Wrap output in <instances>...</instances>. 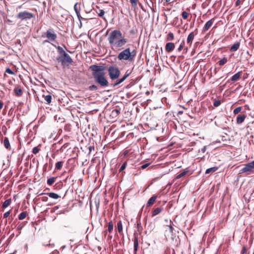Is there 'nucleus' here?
I'll use <instances>...</instances> for the list:
<instances>
[{
	"label": "nucleus",
	"instance_id": "1",
	"mask_svg": "<svg viewBox=\"0 0 254 254\" xmlns=\"http://www.w3.org/2000/svg\"><path fill=\"white\" fill-rule=\"evenodd\" d=\"M92 71V75L95 82L102 87H107L109 82L105 77L106 67L101 65H92L90 66Z\"/></svg>",
	"mask_w": 254,
	"mask_h": 254
},
{
	"label": "nucleus",
	"instance_id": "2",
	"mask_svg": "<svg viewBox=\"0 0 254 254\" xmlns=\"http://www.w3.org/2000/svg\"><path fill=\"white\" fill-rule=\"evenodd\" d=\"M108 40L111 46L120 48L124 46L127 42V40L123 37L122 32L119 30L112 31L108 38Z\"/></svg>",
	"mask_w": 254,
	"mask_h": 254
},
{
	"label": "nucleus",
	"instance_id": "3",
	"mask_svg": "<svg viewBox=\"0 0 254 254\" xmlns=\"http://www.w3.org/2000/svg\"><path fill=\"white\" fill-rule=\"evenodd\" d=\"M55 46L57 48L58 53L60 54V56L56 58L57 61L59 63H61L63 66H67L71 64L73 61L70 56L65 53L62 47L60 46Z\"/></svg>",
	"mask_w": 254,
	"mask_h": 254
},
{
	"label": "nucleus",
	"instance_id": "4",
	"mask_svg": "<svg viewBox=\"0 0 254 254\" xmlns=\"http://www.w3.org/2000/svg\"><path fill=\"white\" fill-rule=\"evenodd\" d=\"M136 55V52L133 50L131 51L129 48H127L121 52L118 55V59L121 61H127L132 62L134 61Z\"/></svg>",
	"mask_w": 254,
	"mask_h": 254
},
{
	"label": "nucleus",
	"instance_id": "5",
	"mask_svg": "<svg viewBox=\"0 0 254 254\" xmlns=\"http://www.w3.org/2000/svg\"><path fill=\"white\" fill-rule=\"evenodd\" d=\"M108 72L109 77L112 80L117 79L121 74L119 67L116 65L110 66L108 68Z\"/></svg>",
	"mask_w": 254,
	"mask_h": 254
},
{
	"label": "nucleus",
	"instance_id": "6",
	"mask_svg": "<svg viewBox=\"0 0 254 254\" xmlns=\"http://www.w3.org/2000/svg\"><path fill=\"white\" fill-rule=\"evenodd\" d=\"M45 35L48 40H45L44 41L45 43L55 41L57 38V34L55 33L54 30L51 29L48 30L45 33Z\"/></svg>",
	"mask_w": 254,
	"mask_h": 254
},
{
	"label": "nucleus",
	"instance_id": "7",
	"mask_svg": "<svg viewBox=\"0 0 254 254\" xmlns=\"http://www.w3.org/2000/svg\"><path fill=\"white\" fill-rule=\"evenodd\" d=\"M33 17L34 15L33 13L27 11L20 12L18 14L17 16V17L21 20H27L28 19H30Z\"/></svg>",
	"mask_w": 254,
	"mask_h": 254
},
{
	"label": "nucleus",
	"instance_id": "8",
	"mask_svg": "<svg viewBox=\"0 0 254 254\" xmlns=\"http://www.w3.org/2000/svg\"><path fill=\"white\" fill-rule=\"evenodd\" d=\"M254 169L251 163L250 162L245 165V167L240 170V173H247L250 172Z\"/></svg>",
	"mask_w": 254,
	"mask_h": 254
},
{
	"label": "nucleus",
	"instance_id": "9",
	"mask_svg": "<svg viewBox=\"0 0 254 254\" xmlns=\"http://www.w3.org/2000/svg\"><path fill=\"white\" fill-rule=\"evenodd\" d=\"M214 19L212 18L208 21L204 25L203 28V32H205L209 30L214 23Z\"/></svg>",
	"mask_w": 254,
	"mask_h": 254
},
{
	"label": "nucleus",
	"instance_id": "10",
	"mask_svg": "<svg viewBox=\"0 0 254 254\" xmlns=\"http://www.w3.org/2000/svg\"><path fill=\"white\" fill-rule=\"evenodd\" d=\"M175 47V44L172 42H168L166 44L165 49V51L168 53L171 52Z\"/></svg>",
	"mask_w": 254,
	"mask_h": 254
},
{
	"label": "nucleus",
	"instance_id": "11",
	"mask_svg": "<svg viewBox=\"0 0 254 254\" xmlns=\"http://www.w3.org/2000/svg\"><path fill=\"white\" fill-rule=\"evenodd\" d=\"M247 118V115L245 114H240L237 117L236 123L237 124L240 125L243 123Z\"/></svg>",
	"mask_w": 254,
	"mask_h": 254
},
{
	"label": "nucleus",
	"instance_id": "12",
	"mask_svg": "<svg viewBox=\"0 0 254 254\" xmlns=\"http://www.w3.org/2000/svg\"><path fill=\"white\" fill-rule=\"evenodd\" d=\"M42 97L44 98L46 104H49L51 102L52 96L49 93H45L44 92Z\"/></svg>",
	"mask_w": 254,
	"mask_h": 254
},
{
	"label": "nucleus",
	"instance_id": "13",
	"mask_svg": "<svg viewBox=\"0 0 254 254\" xmlns=\"http://www.w3.org/2000/svg\"><path fill=\"white\" fill-rule=\"evenodd\" d=\"M134 254H136L138 248V238L135 235L133 240Z\"/></svg>",
	"mask_w": 254,
	"mask_h": 254
},
{
	"label": "nucleus",
	"instance_id": "14",
	"mask_svg": "<svg viewBox=\"0 0 254 254\" xmlns=\"http://www.w3.org/2000/svg\"><path fill=\"white\" fill-rule=\"evenodd\" d=\"M157 198V196L156 195H153L148 201L146 206L147 207H150L155 202L156 199Z\"/></svg>",
	"mask_w": 254,
	"mask_h": 254
},
{
	"label": "nucleus",
	"instance_id": "15",
	"mask_svg": "<svg viewBox=\"0 0 254 254\" xmlns=\"http://www.w3.org/2000/svg\"><path fill=\"white\" fill-rule=\"evenodd\" d=\"M194 34L193 32H191L188 36V38L187 39V43L190 46L191 45L192 42L194 38Z\"/></svg>",
	"mask_w": 254,
	"mask_h": 254
},
{
	"label": "nucleus",
	"instance_id": "16",
	"mask_svg": "<svg viewBox=\"0 0 254 254\" xmlns=\"http://www.w3.org/2000/svg\"><path fill=\"white\" fill-rule=\"evenodd\" d=\"M240 46L239 42H235L231 47L230 51L231 52H235L238 50Z\"/></svg>",
	"mask_w": 254,
	"mask_h": 254
},
{
	"label": "nucleus",
	"instance_id": "17",
	"mask_svg": "<svg viewBox=\"0 0 254 254\" xmlns=\"http://www.w3.org/2000/svg\"><path fill=\"white\" fill-rule=\"evenodd\" d=\"M163 208L161 207H157L154 209L152 212V216L153 217L159 214L163 210Z\"/></svg>",
	"mask_w": 254,
	"mask_h": 254
},
{
	"label": "nucleus",
	"instance_id": "18",
	"mask_svg": "<svg viewBox=\"0 0 254 254\" xmlns=\"http://www.w3.org/2000/svg\"><path fill=\"white\" fill-rule=\"evenodd\" d=\"M47 195H48L50 197L54 198V199H58L60 197V196L54 192H49L46 193Z\"/></svg>",
	"mask_w": 254,
	"mask_h": 254
},
{
	"label": "nucleus",
	"instance_id": "19",
	"mask_svg": "<svg viewBox=\"0 0 254 254\" xmlns=\"http://www.w3.org/2000/svg\"><path fill=\"white\" fill-rule=\"evenodd\" d=\"M189 171L188 168H186L183 172L181 173L176 177V179H179L185 176Z\"/></svg>",
	"mask_w": 254,
	"mask_h": 254
},
{
	"label": "nucleus",
	"instance_id": "20",
	"mask_svg": "<svg viewBox=\"0 0 254 254\" xmlns=\"http://www.w3.org/2000/svg\"><path fill=\"white\" fill-rule=\"evenodd\" d=\"M13 91L15 94L17 96H21L22 95V91L21 89L19 87H15Z\"/></svg>",
	"mask_w": 254,
	"mask_h": 254
},
{
	"label": "nucleus",
	"instance_id": "21",
	"mask_svg": "<svg viewBox=\"0 0 254 254\" xmlns=\"http://www.w3.org/2000/svg\"><path fill=\"white\" fill-rule=\"evenodd\" d=\"M241 75V74L240 72L236 73L231 77V80L232 81H237L240 78Z\"/></svg>",
	"mask_w": 254,
	"mask_h": 254
},
{
	"label": "nucleus",
	"instance_id": "22",
	"mask_svg": "<svg viewBox=\"0 0 254 254\" xmlns=\"http://www.w3.org/2000/svg\"><path fill=\"white\" fill-rule=\"evenodd\" d=\"M3 144L4 147L8 149H10V145L8 138L5 137L3 140Z\"/></svg>",
	"mask_w": 254,
	"mask_h": 254
},
{
	"label": "nucleus",
	"instance_id": "23",
	"mask_svg": "<svg viewBox=\"0 0 254 254\" xmlns=\"http://www.w3.org/2000/svg\"><path fill=\"white\" fill-rule=\"evenodd\" d=\"M80 5H81V2H80L79 3L77 2L75 4L74 6V10L77 15H78V14L79 13V11L80 10Z\"/></svg>",
	"mask_w": 254,
	"mask_h": 254
},
{
	"label": "nucleus",
	"instance_id": "24",
	"mask_svg": "<svg viewBox=\"0 0 254 254\" xmlns=\"http://www.w3.org/2000/svg\"><path fill=\"white\" fill-rule=\"evenodd\" d=\"M117 230L119 233H123V225L121 221H119L117 223Z\"/></svg>",
	"mask_w": 254,
	"mask_h": 254
},
{
	"label": "nucleus",
	"instance_id": "25",
	"mask_svg": "<svg viewBox=\"0 0 254 254\" xmlns=\"http://www.w3.org/2000/svg\"><path fill=\"white\" fill-rule=\"evenodd\" d=\"M120 113V109H115L112 111L111 116L114 117H116Z\"/></svg>",
	"mask_w": 254,
	"mask_h": 254
},
{
	"label": "nucleus",
	"instance_id": "26",
	"mask_svg": "<svg viewBox=\"0 0 254 254\" xmlns=\"http://www.w3.org/2000/svg\"><path fill=\"white\" fill-rule=\"evenodd\" d=\"M63 164H64L63 161H59V162H57L55 165V168L57 170H60L63 167Z\"/></svg>",
	"mask_w": 254,
	"mask_h": 254
},
{
	"label": "nucleus",
	"instance_id": "27",
	"mask_svg": "<svg viewBox=\"0 0 254 254\" xmlns=\"http://www.w3.org/2000/svg\"><path fill=\"white\" fill-rule=\"evenodd\" d=\"M27 213L26 211H23L19 214L18 215V218L19 220H23L26 218Z\"/></svg>",
	"mask_w": 254,
	"mask_h": 254
},
{
	"label": "nucleus",
	"instance_id": "28",
	"mask_svg": "<svg viewBox=\"0 0 254 254\" xmlns=\"http://www.w3.org/2000/svg\"><path fill=\"white\" fill-rule=\"evenodd\" d=\"M113 230V223L112 221H110L108 224V231L109 233L112 232Z\"/></svg>",
	"mask_w": 254,
	"mask_h": 254
},
{
	"label": "nucleus",
	"instance_id": "29",
	"mask_svg": "<svg viewBox=\"0 0 254 254\" xmlns=\"http://www.w3.org/2000/svg\"><path fill=\"white\" fill-rule=\"evenodd\" d=\"M174 39V34L172 32H169L166 38V41H170Z\"/></svg>",
	"mask_w": 254,
	"mask_h": 254
},
{
	"label": "nucleus",
	"instance_id": "30",
	"mask_svg": "<svg viewBox=\"0 0 254 254\" xmlns=\"http://www.w3.org/2000/svg\"><path fill=\"white\" fill-rule=\"evenodd\" d=\"M228 60L227 58L224 57L221 60H220L219 61H218V64L219 65H223L224 64H225L227 62Z\"/></svg>",
	"mask_w": 254,
	"mask_h": 254
},
{
	"label": "nucleus",
	"instance_id": "31",
	"mask_svg": "<svg viewBox=\"0 0 254 254\" xmlns=\"http://www.w3.org/2000/svg\"><path fill=\"white\" fill-rule=\"evenodd\" d=\"M217 170V168L216 167H211L207 169L205 171V174H207L210 173H213L215 172Z\"/></svg>",
	"mask_w": 254,
	"mask_h": 254
},
{
	"label": "nucleus",
	"instance_id": "32",
	"mask_svg": "<svg viewBox=\"0 0 254 254\" xmlns=\"http://www.w3.org/2000/svg\"><path fill=\"white\" fill-rule=\"evenodd\" d=\"M11 199H8L6 200L5 201H4V202L2 204V207L3 208L7 207L8 206H9L10 205V204L11 203Z\"/></svg>",
	"mask_w": 254,
	"mask_h": 254
},
{
	"label": "nucleus",
	"instance_id": "33",
	"mask_svg": "<svg viewBox=\"0 0 254 254\" xmlns=\"http://www.w3.org/2000/svg\"><path fill=\"white\" fill-rule=\"evenodd\" d=\"M97 9L96 10V12L98 13V15L100 17L103 16L104 15L105 12L103 9H100L98 6H97Z\"/></svg>",
	"mask_w": 254,
	"mask_h": 254
},
{
	"label": "nucleus",
	"instance_id": "34",
	"mask_svg": "<svg viewBox=\"0 0 254 254\" xmlns=\"http://www.w3.org/2000/svg\"><path fill=\"white\" fill-rule=\"evenodd\" d=\"M56 178L55 177H51L48 179L47 180V184L48 185L51 186L55 182Z\"/></svg>",
	"mask_w": 254,
	"mask_h": 254
},
{
	"label": "nucleus",
	"instance_id": "35",
	"mask_svg": "<svg viewBox=\"0 0 254 254\" xmlns=\"http://www.w3.org/2000/svg\"><path fill=\"white\" fill-rule=\"evenodd\" d=\"M242 107H238L236 108H235L233 111V113L235 115L238 114L239 113H240L242 110Z\"/></svg>",
	"mask_w": 254,
	"mask_h": 254
},
{
	"label": "nucleus",
	"instance_id": "36",
	"mask_svg": "<svg viewBox=\"0 0 254 254\" xmlns=\"http://www.w3.org/2000/svg\"><path fill=\"white\" fill-rule=\"evenodd\" d=\"M182 16L184 19H187L189 16V13L187 11H184L182 13Z\"/></svg>",
	"mask_w": 254,
	"mask_h": 254
},
{
	"label": "nucleus",
	"instance_id": "37",
	"mask_svg": "<svg viewBox=\"0 0 254 254\" xmlns=\"http://www.w3.org/2000/svg\"><path fill=\"white\" fill-rule=\"evenodd\" d=\"M127 162H125L123 165H122V166L121 167L120 169V170H119V172H122L124 170H125L127 167Z\"/></svg>",
	"mask_w": 254,
	"mask_h": 254
},
{
	"label": "nucleus",
	"instance_id": "38",
	"mask_svg": "<svg viewBox=\"0 0 254 254\" xmlns=\"http://www.w3.org/2000/svg\"><path fill=\"white\" fill-rule=\"evenodd\" d=\"M184 45H185V42H184V41H183L178 49V51L179 52H181L182 50V49H183V48L184 47Z\"/></svg>",
	"mask_w": 254,
	"mask_h": 254
},
{
	"label": "nucleus",
	"instance_id": "39",
	"mask_svg": "<svg viewBox=\"0 0 254 254\" xmlns=\"http://www.w3.org/2000/svg\"><path fill=\"white\" fill-rule=\"evenodd\" d=\"M123 81V80H122V79L121 78L119 80H118L116 82H115L114 84H113V86H117L118 85H119V84H120L121 83H122Z\"/></svg>",
	"mask_w": 254,
	"mask_h": 254
},
{
	"label": "nucleus",
	"instance_id": "40",
	"mask_svg": "<svg viewBox=\"0 0 254 254\" xmlns=\"http://www.w3.org/2000/svg\"><path fill=\"white\" fill-rule=\"evenodd\" d=\"M97 89H98L97 86L95 85H92L89 87V89L91 91L96 90Z\"/></svg>",
	"mask_w": 254,
	"mask_h": 254
},
{
	"label": "nucleus",
	"instance_id": "41",
	"mask_svg": "<svg viewBox=\"0 0 254 254\" xmlns=\"http://www.w3.org/2000/svg\"><path fill=\"white\" fill-rule=\"evenodd\" d=\"M130 73V72L128 73L127 71L126 72V74L121 78L123 81L127 79V78L129 75Z\"/></svg>",
	"mask_w": 254,
	"mask_h": 254
},
{
	"label": "nucleus",
	"instance_id": "42",
	"mask_svg": "<svg viewBox=\"0 0 254 254\" xmlns=\"http://www.w3.org/2000/svg\"><path fill=\"white\" fill-rule=\"evenodd\" d=\"M40 149L38 147H35L33 148L32 152L34 154H37L39 152Z\"/></svg>",
	"mask_w": 254,
	"mask_h": 254
},
{
	"label": "nucleus",
	"instance_id": "43",
	"mask_svg": "<svg viewBox=\"0 0 254 254\" xmlns=\"http://www.w3.org/2000/svg\"><path fill=\"white\" fill-rule=\"evenodd\" d=\"M167 227L168 231H169V232L170 233H173V227L171 225H167ZM167 231V230H166V231Z\"/></svg>",
	"mask_w": 254,
	"mask_h": 254
},
{
	"label": "nucleus",
	"instance_id": "44",
	"mask_svg": "<svg viewBox=\"0 0 254 254\" xmlns=\"http://www.w3.org/2000/svg\"><path fill=\"white\" fill-rule=\"evenodd\" d=\"M5 72L12 75L14 74V72L12 71L9 68H7L6 69Z\"/></svg>",
	"mask_w": 254,
	"mask_h": 254
},
{
	"label": "nucleus",
	"instance_id": "45",
	"mask_svg": "<svg viewBox=\"0 0 254 254\" xmlns=\"http://www.w3.org/2000/svg\"><path fill=\"white\" fill-rule=\"evenodd\" d=\"M221 104V102L219 100H216L213 103V105L215 107H218Z\"/></svg>",
	"mask_w": 254,
	"mask_h": 254
},
{
	"label": "nucleus",
	"instance_id": "46",
	"mask_svg": "<svg viewBox=\"0 0 254 254\" xmlns=\"http://www.w3.org/2000/svg\"><path fill=\"white\" fill-rule=\"evenodd\" d=\"M94 149H95L94 146H89L88 147V150H89L88 154H90L93 150H94Z\"/></svg>",
	"mask_w": 254,
	"mask_h": 254
},
{
	"label": "nucleus",
	"instance_id": "47",
	"mask_svg": "<svg viewBox=\"0 0 254 254\" xmlns=\"http://www.w3.org/2000/svg\"><path fill=\"white\" fill-rule=\"evenodd\" d=\"M11 211L9 210L8 211L6 212L3 214V218H7L10 214Z\"/></svg>",
	"mask_w": 254,
	"mask_h": 254
},
{
	"label": "nucleus",
	"instance_id": "48",
	"mask_svg": "<svg viewBox=\"0 0 254 254\" xmlns=\"http://www.w3.org/2000/svg\"><path fill=\"white\" fill-rule=\"evenodd\" d=\"M149 163H146V164H144L142 165H141V166L140 167V168L142 169H145L146 168H147L148 166H149Z\"/></svg>",
	"mask_w": 254,
	"mask_h": 254
},
{
	"label": "nucleus",
	"instance_id": "49",
	"mask_svg": "<svg viewBox=\"0 0 254 254\" xmlns=\"http://www.w3.org/2000/svg\"><path fill=\"white\" fill-rule=\"evenodd\" d=\"M138 1H130L132 6H136Z\"/></svg>",
	"mask_w": 254,
	"mask_h": 254
},
{
	"label": "nucleus",
	"instance_id": "50",
	"mask_svg": "<svg viewBox=\"0 0 254 254\" xmlns=\"http://www.w3.org/2000/svg\"><path fill=\"white\" fill-rule=\"evenodd\" d=\"M59 208V206H56L52 208V212H55L56 210H58Z\"/></svg>",
	"mask_w": 254,
	"mask_h": 254
},
{
	"label": "nucleus",
	"instance_id": "51",
	"mask_svg": "<svg viewBox=\"0 0 254 254\" xmlns=\"http://www.w3.org/2000/svg\"><path fill=\"white\" fill-rule=\"evenodd\" d=\"M150 2V3H148V5L149 6V7L151 8V5L153 6V1L152 0H150L149 1Z\"/></svg>",
	"mask_w": 254,
	"mask_h": 254
},
{
	"label": "nucleus",
	"instance_id": "52",
	"mask_svg": "<svg viewBox=\"0 0 254 254\" xmlns=\"http://www.w3.org/2000/svg\"><path fill=\"white\" fill-rule=\"evenodd\" d=\"M241 1H236V2L235 3V6H238L241 3Z\"/></svg>",
	"mask_w": 254,
	"mask_h": 254
},
{
	"label": "nucleus",
	"instance_id": "53",
	"mask_svg": "<svg viewBox=\"0 0 254 254\" xmlns=\"http://www.w3.org/2000/svg\"><path fill=\"white\" fill-rule=\"evenodd\" d=\"M3 103L2 101H0V109H1L3 107Z\"/></svg>",
	"mask_w": 254,
	"mask_h": 254
},
{
	"label": "nucleus",
	"instance_id": "54",
	"mask_svg": "<svg viewBox=\"0 0 254 254\" xmlns=\"http://www.w3.org/2000/svg\"><path fill=\"white\" fill-rule=\"evenodd\" d=\"M246 251V249L245 247H244L243 248L242 251V254H244Z\"/></svg>",
	"mask_w": 254,
	"mask_h": 254
},
{
	"label": "nucleus",
	"instance_id": "55",
	"mask_svg": "<svg viewBox=\"0 0 254 254\" xmlns=\"http://www.w3.org/2000/svg\"><path fill=\"white\" fill-rule=\"evenodd\" d=\"M139 5H140V6L141 7V8L142 9V10L145 11V9H144L142 5V4L140 3H138Z\"/></svg>",
	"mask_w": 254,
	"mask_h": 254
},
{
	"label": "nucleus",
	"instance_id": "56",
	"mask_svg": "<svg viewBox=\"0 0 254 254\" xmlns=\"http://www.w3.org/2000/svg\"><path fill=\"white\" fill-rule=\"evenodd\" d=\"M206 5H207V4H206L205 3H203L202 4V6L203 8H205V7L206 6Z\"/></svg>",
	"mask_w": 254,
	"mask_h": 254
},
{
	"label": "nucleus",
	"instance_id": "57",
	"mask_svg": "<svg viewBox=\"0 0 254 254\" xmlns=\"http://www.w3.org/2000/svg\"><path fill=\"white\" fill-rule=\"evenodd\" d=\"M254 169V161L250 162Z\"/></svg>",
	"mask_w": 254,
	"mask_h": 254
},
{
	"label": "nucleus",
	"instance_id": "58",
	"mask_svg": "<svg viewBox=\"0 0 254 254\" xmlns=\"http://www.w3.org/2000/svg\"><path fill=\"white\" fill-rule=\"evenodd\" d=\"M201 150H202V152H205V147H203V148L201 149Z\"/></svg>",
	"mask_w": 254,
	"mask_h": 254
},
{
	"label": "nucleus",
	"instance_id": "59",
	"mask_svg": "<svg viewBox=\"0 0 254 254\" xmlns=\"http://www.w3.org/2000/svg\"><path fill=\"white\" fill-rule=\"evenodd\" d=\"M195 4L192 5L193 8H195Z\"/></svg>",
	"mask_w": 254,
	"mask_h": 254
},
{
	"label": "nucleus",
	"instance_id": "60",
	"mask_svg": "<svg viewBox=\"0 0 254 254\" xmlns=\"http://www.w3.org/2000/svg\"><path fill=\"white\" fill-rule=\"evenodd\" d=\"M45 199H46V198H44V199L43 198V200H45Z\"/></svg>",
	"mask_w": 254,
	"mask_h": 254
},
{
	"label": "nucleus",
	"instance_id": "61",
	"mask_svg": "<svg viewBox=\"0 0 254 254\" xmlns=\"http://www.w3.org/2000/svg\"><path fill=\"white\" fill-rule=\"evenodd\" d=\"M45 199H46V198H44V199L43 198V200H45Z\"/></svg>",
	"mask_w": 254,
	"mask_h": 254
},
{
	"label": "nucleus",
	"instance_id": "62",
	"mask_svg": "<svg viewBox=\"0 0 254 254\" xmlns=\"http://www.w3.org/2000/svg\"><path fill=\"white\" fill-rule=\"evenodd\" d=\"M253 254H254V253H253Z\"/></svg>",
	"mask_w": 254,
	"mask_h": 254
}]
</instances>
